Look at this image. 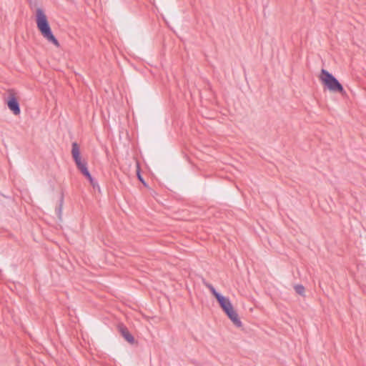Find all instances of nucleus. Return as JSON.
Instances as JSON below:
<instances>
[{"instance_id": "6e6552de", "label": "nucleus", "mask_w": 366, "mask_h": 366, "mask_svg": "<svg viewBox=\"0 0 366 366\" xmlns=\"http://www.w3.org/2000/svg\"><path fill=\"white\" fill-rule=\"evenodd\" d=\"M77 169L82 174V175H89V171L87 167V163L85 161H79L75 162Z\"/></svg>"}, {"instance_id": "1a4fd4ad", "label": "nucleus", "mask_w": 366, "mask_h": 366, "mask_svg": "<svg viewBox=\"0 0 366 366\" xmlns=\"http://www.w3.org/2000/svg\"><path fill=\"white\" fill-rule=\"evenodd\" d=\"M64 204V194L61 193L59 199V204L55 208V212L58 219L61 221L62 219V208Z\"/></svg>"}, {"instance_id": "9b49d317", "label": "nucleus", "mask_w": 366, "mask_h": 366, "mask_svg": "<svg viewBox=\"0 0 366 366\" xmlns=\"http://www.w3.org/2000/svg\"><path fill=\"white\" fill-rule=\"evenodd\" d=\"M204 285L209 290L212 295L217 298L218 295H221L219 292H218L216 289L214 287V286L209 283V282H204Z\"/></svg>"}, {"instance_id": "f03ea898", "label": "nucleus", "mask_w": 366, "mask_h": 366, "mask_svg": "<svg viewBox=\"0 0 366 366\" xmlns=\"http://www.w3.org/2000/svg\"><path fill=\"white\" fill-rule=\"evenodd\" d=\"M319 78L324 87L327 89L330 92L340 93L342 95L346 94L342 84L327 70L322 69Z\"/></svg>"}, {"instance_id": "423d86ee", "label": "nucleus", "mask_w": 366, "mask_h": 366, "mask_svg": "<svg viewBox=\"0 0 366 366\" xmlns=\"http://www.w3.org/2000/svg\"><path fill=\"white\" fill-rule=\"evenodd\" d=\"M225 315L237 327H241L242 326V323L239 317L238 313L234 307L225 312Z\"/></svg>"}, {"instance_id": "20e7f679", "label": "nucleus", "mask_w": 366, "mask_h": 366, "mask_svg": "<svg viewBox=\"0 0 366 366\" xmlns=\"http://www.w3.org/2000/svg\"><path fill=\"white\" fill-rule=\"evenodd\" d=\"M117 329L119 332L127 342L131 345H134L137 342L134 337L130 333L128 328L123 323H119L117 325Z\"/></svg>"}, {"instance_id": "f8f14e48", "label": "nucleus", "mask_w": 366, "mask_h": 366, "mask_svg": "<svg viewBox=\"0 0 366 366\" xmlns=\"http://www.w3.org/2000/svg\"><path fill=\"white\" fill-rule=\"evenodd\" d=\"M294 288L297 294L300 295V296L305 297V288L302 285H295Z\"/></svg>"}, {"instance_id": "ddd939ff", "label": "nucleus", "mask_w": 366, "mask_h": 366, "mask_svg": "<svg viewBox=\"0 0 366 366\" xmlns=\"http://www.w3.org/2000/svg\"><path fill=\"white\" fill-rule=\"evenodd\" d=\"M137 179L145 186L147 187V184L146 183V182L144 181V179L143 178V177L142 176L141 174V172H140V167H139V164H137Z\"/></svg>"}, {"instance_id": "9d476101", "label": "nucleus", "mask_w": 366, "mask_h": 366, "mask_svg": "<svg viewBox=\"0 0 366 366\" xmlns=\"http://www.w3.org/2000/svg\"><path fill=\"white\" fill-rule=\"evenodd\" d=\"M84 177L89 180V183L94 189H97L99 191L100 190V187L97 181L92 176L90 172L89 173V175H85Z\"/></svg>"}, {"instance_id": "f257e3e1", "label": "nucleus", "mask_w": 366, "mask_h": 366, "mask_svg": "<svg viewBox=\"0 0 366 366\" xmlns=\"http://www.w3.org/2000/svg\"><path fill=\"white\" fill-rule=\"evenodd\" d=\"M36 26L41 35L50 43L59 46V42L53 34L47 17L42 9L38 8L36 11Z\"/></svg>"}, {"instance_id": "7ed1b4c3", "label": "nucleus", "mask_w": 366, "mask_h": 366, "mask_svg": "<svg viewBox=\"0 0 366 366\" xmlns=\"http://www.w3.org/2000/svg\"><path fill=\"white\" fill-rule=\"evenodd\" d=\"M5 102L11 112L14 115H19L21 112L20 105L15 92L12 89L8 91V97L5 99Z\"/></svg>"}, {"instance_id": "0eeeda50", "label": "nucleus", "mask_w": 366, "mask_h": 366, "mask_svg": "<svg viewBox=\"0 0 366 366\" xmlns=\"http://www.w3.org/2000/svg\"><path fill=\"white\" fill-rule=\"evenodd\" d=\"M71 156L74 162L81 160L79 145L76 142L71 144Z\"/></svg>"}, {"instance_id": "39448f33", "label": "nucleus", "mask_w": 366, "mask_h": 366, "mask_svg": "<svg viewBox=\"0 0 366 366\" xmlns=\"http://www.w3.org/2000/svg\"><path fill=\"white\" fill-rule=\"evenodd\" d=\"M215 299L217 300L219 307L224 313L233 308V305L231 303L229 299L225 296H223L222 294L218 295V297Z\"/></svg>"}]
</instances>
